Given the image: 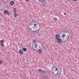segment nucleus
Wrapping results in <instances>:
<instances>
[{
    "instance_id": "f257e3e1",
    "label": "nucleus",
    "mask_w": 79,
    "mask_h": 79,
    "mask_svg": "<svg viewBox=\"0 0 79 79\" xmlns=\"http://www.w3.org/2000/svg\"><path fill=\"white\" fill-rule=\"evenodd\" d=\"M39 24V23L38 22H31L28 25L30 31H31L32 32L34 33L36 31H37V30L36 31H34L31 30L32 28L34 29L35 28H37V26Z\"/></svg>"
},
{
    "instance_id": "f03ea898",
    "label": "nucleus",
    "mask_w": 79,
    "mask_h": 79,
    "mask_svg": "<svg viewBox=\"0 0 79 79\" xmlns=\"http://www.w3.org/2000/svg\"><path fill=\"white\" fill-rule=\"evenodd\" d=\"M33 43L32 44V48L33 50L36 51V49L37 48V41L35 40H33Z\"/></svg>"
},
{
    "instance_id": "7ed1b4c3",
    "label": "nucleus",
    "mask_w": 79,
    "mask_h": 79,
    "mask_svg": "<svg viewBox=\"0 0 79 79\" xmlns=\"http://www.w3.org/2000/svg\"><path fill=\"white\" fill-rule=\"evenodd\" d=\"M39 2H40L41 4L42 5H45V4H47V1L45 0H38Z\"/></svg>"
},
{
    "instance_id": "20e7f679",
    "label": "nucleus",
    "mask_w": 79,
    "mask_h": 79,
    "mask_svg": "<svg viewBox=\"0 0 79 79\" xmlns=\"http://www.w3.org/2000/svg\"><path fill=\"white\" fill-rule=\"evenodd\" d=\"M52 71V73H53V74H54L55 76H57L58 75H60V72L59 71H57V73H56V74H55V73L53 72V71Z\"/></svg>"
},
{
    "instance_id": "39448f33",
    "label": "nucleus",
    "mask_w": 79,
    "mask_h": 79,
    "mask_svg": "<svg viewBox=\"0 0 79 79\" xmlns=\"http://www.w3.org/2000/svg\"><path fill=\"white\" fill-rule=\"evenodd\" d=\"M57 68H58L59 67L58 66H57V67L55 66H53L52 68V69H54V70L55 71V72H56V71H58Z\"/></svg>"
},
{
    "instance_id": "423d86ee",
    "label": "nucleus",
    "mask_w": 79,
    "mask_h": 79,
    "mask_svg": "<svg viewBox=\"0 0 79 79\" xmlns=\"http://www.w3.org/2000/svg\"><path fill=\"white\" fill-rule=\"evenodd\" d=\"M11 0H3V2L4 3H8L10 2Z\"/></svg>"
},
{
    "instance_id": "0eeeda50",
    "label": "nucleus",
    "mask_w": 79,
    "mask_h": 79,
    "mask_svg": "<svg viewBox=\"0 0 79 79\" xmlns=\"http://www.w3.org/2000/svg\"><path fill=\"white\" fill-rule=\"evenodd\" d=\"M38 71L39 72H41L42 73H43V72H45V70H43L42 69H38Z\"/></svg>"
},
{
    "instance_id": "6e6552de",
    "label": "nucleus",
    "mask_w": 79,
    "mask_h": 79,
    "mask_svg": "<svg viewBox=\"0 0 79 79\" xmlns=\"http://www.w3.org/2000/svg\"><path fill=\"white\" fill-rule=\"evenodd\" d=\"M19 52L20 54H23V53H24L22 49L20 50H19Z\"/></svg>"
},
{
    "instance_id": "1a4fd4ad",
    "label": "nucleus",
    "mask_w": 79,
    "mask_h": 79,
    "mask_svg": "<svg viewBox=\"0 0 79 79\" xmlns=\"http://www.w3.org/2000/svg\"><path fill=\"white\" fill-rule=\"evenodd\" d=\"M38 52L40 53H42V49H41V48H40L38 50Z\"/></svg>"
},
{
    "instance_id": "9d476101",
    "label": "nucleus",
    "mask_w": 79,
    "mask_h": 79,
    "mask_svg": "<svg viewBox=\"0 0 79 79\" xmlns=\"http://www.w3.org/2000/svg\"><path fill=\"white\" fill-rule=\"evenodd\" d=\"M56 39H58L60 38V36H59V35H56Z\"/></svg>"
},
{
    "instance_id": "9b49d317",
    "label": "nucleus",
    "mask_w": 79,
    "mask_h": 79,
    "mask_svg": "<svg viewBox=\"0 0 79 79\" xmlns=\"http://www.w3.org/2000/svg\"><path fill=\"white\" fill-rule=\"evenodd\" d=\"M61 39H60V38L57 39V41L58 42H59V43H61Z\"/></svg>"
},
{
    "instance_id": "f8f14e48",
    "label": "nucleus",
    "mask_w": 79,
    "mask_h": 79,
    "mask_svg": "<svg viewBox=\"0 0 79 79\" xmlns=\"http://www.w3.org/2000/svg\"><path fill=\"white\" fill-rule=\"evenodd\" d=\"M8 10H5L4 11V14H5V15L7 14L8 13Z\"/></svg>"
},
{
    "instance_id": "ddd939ff",
    "label": "nucleus",
    "mask_w": 79,
    "mask_h": 79,
    "mask_svg": "<svg viewBox=\"0 0 79 79\" xmlns=\"http://www.w3.org/2000/svg\"><path fill=\"white\" fill-rule=\"evenodd\" d=\"M66 36V35L64 34H63V35L61 36V37H63L64 40V37Z\"/></svg>"
},
{
    "instance_id": "4468645a",
    "label": "nucleus",
    "mask_w": 79,
    "mask_h": 79,
    "mask_svg": "<svg viewBox=\"0 0 79 79\" xmlns=\"http://www.w3.org/2000/svg\"><path fill=\"white\" fill-rule=\"evenodd\" d=\"M13 11L15 13H16V12H17V11H16V8H15L14 9Z\"/></svg>"
},
{
    "instance_id": "2eb2a0df",
    "label": "nucleus",
    "mask_w": 79,
    "mask_h": 79,
    "mask_svg": "<svg viewBox=\"0 0 79 79\" xmlns=\"http://www.w3.org/2000/svg\"><path fill=\"white\" fill-rule=\"evenodd\" d=\"M10 4L11 5H13V4H14V1H11L10 2Z\"/></svg>"
},
{
    "instance_id": "dca6fc26",
    "label": "nucleus",
    "mask_w": 79,
    "mask_h": 79,
    "mask_svg": "<svg viewBox=\"0 0 79 79\" xmlns=\"http://www.w3.org/2000/svg\"><path fill=\"white\" fill-rule=\"evenodd\" d=\"M53 20H54V21H57V18H56V17L53 18Z\"/></svg>"
},
{
    "instance_id": "f3484780",
    "label": "nucleus",
    "mask_w": 79,
    "mask_h": 79,
    "mask_svg": "<svg viewBox=\"0 0 79 79\" xmlns=\"http://www.w3.org/2000/svg\"><path fill=\"white\" fill-rule=\"evenodd\" d=\"M22 49L24 52H26V51H27V48H23Z\"/></svg>"
},
{
    "instance_id": "a211bd4d",
    "label": "nucleus",
    "mask_w": 79,
    "mask_h": 79,
    "mask_svg": "<svg viewBox=\"0 0 79 79\" xmlns=\"http://www.w3.org/2000/svg\"><path fill=\"white\" fill-rule=\"evenodd\" d=\"M70 37V35H69L68 36H66L67 38H66V39L67 40H68V39H69V37Z\"/></svg>"
},
{
    "instance_id": "6ab92c4d",
    "label": "nucleus",
    "mask_w": 79,
    "mask_h": 79,
    "mask_svg": "<svg viewBox=\"0 0 79 79\" xmlns=\"http://www.w3.org/2000/svg\"><path fill=\"white\" fill-rule=\"evenodd\" d=\"M0 43L1 44H3L4 43V40H2L0 41Z\"/></svg>"
},
{
    "instance_id": "aec40b11",
    "label": "nucleus",
    "mask_w": 79,
    "mask_h": 79,
    "mask_svg": "<svg viewBox=\"0 0 79 79\" xmlns=\"http://www.w3.org/2000/svg\"><path fill=\"white\" fill-rule=\"evenodd\" d=\"M17 16H18V14H15L14 15V17L15 18H16Z\"/></svg>"
},
{
    "instance_id": "412c9836",
    "label": "nucleus",
    "mask_w": 79,
    "mask_h": 79,
    "mask_svg": "<svg viewBox=\"0 0 79 79\" xmlns=\"http://www.w3.org/2000/svg\"><path fill=\"white\" fill-rule=\"evenodd\" d=\"M1 46L2 47H4V44H1Z\"/></svg>"
},
{
    "instance_id": "4be33fe9",
    "label": "nucleus",
    "mask_w": 79,
    "mask_h": 79,
    "mask_svg": "<svg viewBox=\"0 0 79 79\" xmlns=\"http://www.w3.org/2000/svg\"><path fill=\"white\" fill-rule=\"evenodd\" d=\"M77 0H72V2H77Z\"/></svg>"
},
{
    "instance_id": "5701e85b",
    "label": "nucleus",
    "mask_w": 79,
    "mask_h": 79,
    "mask_svg": "<svg viewBox=\"0 0 79 79\" xmlns=\"http://www.w3.org/2000/svg\"><path fill=\"white\" fill-rule=\"evenodd\" d=\"M2 61L0 60V64H2Z\"/></svg>"
},
{
    "instance_id": "b1692460",
    "label": "nucleus",
    "mask_w": 79,
    "mask_h": 79,
    "mask_svg": "<svg viewBox=\"0 0 79 79\" xmlns=\"http://www.w3.org/2000/svg\"><path fill=\"white\" fill-rule=\"evenodd\" d=\"M7 15H10V12L8 13H7Z\"/></svg>"
},
{
    "instance_id": "393cba45",
    "label": "nucleus",
    "mask_w": 79,
    "mask_h": 79,
    "mask_svg": "<svg viewBox=\"0 0 79 79\" xmlns=\"http://www.w3.org/2000/svg\"><path fill=\"white\" fill-rule=\"evenodd\" d=\"M26 2H29V0H26Z\"/></svg>"
},
{
    "instance_id": "a878e982",
    "label": "nucleus",
    "mask_w": 79,
    "mask_h": 79,
    "mask_svg": "<svg viewBox=\"0 0 79 79\" xmlns=\"http://www.w3.org/2000/svg\"><path fill=\"white\" fill-rule=\"evenodd\" d=\"M2 19L0 18V21H1Z\"/></svg>"
},
{
    "instance_id": "bb28decb",
    "label": "nucleus",
    "mask_w": 79,
    "mask_h": 79,
    "mask_svg": "<svg viewBox=\"0 0 79 79\" xmlns=\"http://www.w3.org/2000/svg\"><path fill=\"white\" fill-rule=\"evenodd\" d=\"M39 26H40V24H39Z\"/></svg>"
}]
</instances>
